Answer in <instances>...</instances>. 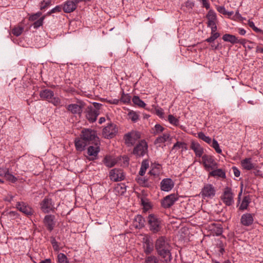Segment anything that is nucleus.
Here are the masks:
<instances>
[{
  "label": "nucleus",
  "mask_w": 263,
  "mask_h": 263,
  "mask_svg": "<svg viewBox=\"0 0 263 263\" xmlns=\"http://www.w3.org/2000/svg\"><path fill=\"white\" fill-rule=\"evenodd\" d=\"M40 96L43 100H46L55 106L59 105L61 103L60 98L54 97L53 91L49 89L41 91Z\"/></svg>",
  "instance_id": "7ed1b4c3"
},
{
  "label": "nucleus",
  "mask_w": 263,
  "mask_h": 263,
  "mask_svg": "<svg viewBox=\"0 0 263 263\" xmlns=\"http://www.w3.org/2000/svg\"><path fill=\"white\" fill-rule=\"evenodd\" d=\"M202 4L203 6L206 8L209 9L210 8V4L207 2L206 0H202Z\"/></svg>",
  "instance_id": "69168bd1"
},
{
  "label": "nucleus",
  "mask_w": 263,
  "mask_h": 263,
  "mask_svg": "<svg viewBox=\"0 0 263 263\" xmlns=\"http://www.w3.org/2000/svg\"><path fill=\"white\" fill-rule=\"evenodd\" d=\"M63 10V6L58 5L52 9L49 12L47 13L48 14H51V13L60 12Z\"/></svg>",
  "instance_id": "8fccbe9b"
},
{
  "label": "nucleus",
  "mask_w": 263,
  "mask_h": 263,
  "mask_svg": "<svg viewBox=\"0 0 263 263\" xmlns=\"http://www.w3.org/2000/svg\"><path fill=\"white\" fill-rule=\"evenodd\" d=\"M234 196L232 189L227 187L224 190L221 200L226 205L230 206L234 203Z\"/></svg>",
  "instance_id": "6e6552de"
},
{
  "label": "nucleus",
  "mask_w": 263,
  "mask_h": 263,
  "mask_svg": "<svg viewBox=\"0 0 263 263\" xmlns=\"http://www.w3.org/2000/svg\"><path fill=\"white\" fill-rule=\"evenodd\" d=\"M149 230L154 233L159 232L162 228L161 222L159 218L154 214H149L147 217Z\"/></svg>",
  "instance_id": "20e7f679"
},
{
  "label": "nucleus",
  "mask_w": 263,
  "mask_h": 263,
  "mask_svg": "<svg viewBox=\"0 0 263 263\" xmlns=\"http://www.w3.org/2000/svg\"><path fill=\"white\" fill-rule=\"evenodd\" d=\"M168 120L170 123L174 125H177L179 122L178 120L172 115L168 116Z\"/></svg>",
  "instance_id": "3c124183"
},
{
  "label": "nucleus",
  "mask_w": 263,
  "mask_h": 263,
  "mask_svg": "<svg viewBox=\"0 0 263 263\" xmlns=\"http://www.w3.org/2000/svg\"><path fill=\"white\" fill-rule=\"evenodd\" d=\"M44 19V16L41 17L39 18L37 20L35 21L33 26L34 28H37L38 27L41 26L43 25V20Z\"/></svg>",
  "instance_id": "49530a36"
},
{
  "label": "nucleus",
  "mask_w": 263,
  "mask_h": 263,
  "mask_svg": "<svg viewBox=\"0 0 263 263\" xmlns=\"http://www.w3.org/2000/svg\"><path fill=\"white\" fill-rule=\"evenodd\" d=\"M123 171L120 169L114 168L110 172V178L114 181H119L124 179Z\"/></svg>",
  "instance_id": "f3484780"
},
{
  "label": "nucleus",
  "mask_w": 263,
  "mask_h": 263,
  "mask_svg": "<svg viewBox=\"0 0 263 263\" xmlns=\"http://www.w3.org/2000/svg\"><path fill=\"white\" fill-rule=\"evenodd\" d=\"M220 36V34L219 33H211V36L206 39L205 41L209 43H212L214 42L216 39H217Z\"/></svg>",
  "instance_id": "de8ad7c7"
},
{
  "label": "nucleus",
  "mask_w": 263,
  "mask_h": 263,
  "mask_svg": "<svg viewBox=\"0 0 263 263\" xmlns=\"http://www.w3.org/2000/svg\"><path fill=\"white\" fill-rule=\"evenodd\" d=\"M16 208L21 212L27 216L32 215L33 214V209L24 202H18L16 204Z\"/></svg>",
  "instance_id": "dca6fc26"
},
{
  "label": "nucleus",
  "mask_w": 263,
  "mask_h": 263,
  "mask_svg": "<svg viewBox=\"0 0 263 263\" xmlns=\"http://www.w3.org/2000/svg\"><path fill=\"white\" fill-rule=\"evenodd\" d=\"M104 164L108 167H113L117 163V160L110 156H106L103 159Z\"/></svg>",
  "instance_id": "cd10ccee"
},
{
  "label": "nucleus",
  "mask_w": 263,
  "mask_h": 263,
  "mask_svg": "<svg viewBox=\"0 0 263 263\" xmlns=\"http://www.w3.org/2000/svg\"><path fill=\"white\" fill-rule=\"evenodd\" d=\"M216 190L213 185L206 184L204 185L200 192L201 197L205 199L206 198H211L215 195Z\"/></svg>",
  "instance_id": "9b49d317"
},
{
  "label": "nucleus",
  "mask_w": 263,
  "mask_h": 263,
  "mask_svg": "<svg viewBox=\"0 0 263 263\" xmlns=\"http://www.w3.org/2000/svg\"><path fill=\"white\" fill-rule=\"evenodd\" d=\"M254 221L253 215L251 213L243 214L240 218V223L244 226H251Z\"/></svg>",
  "instance_id": "412c9836"
},
{
  "label": "nucleus",
  "mask_w": 263,
  "mask_h": 263,
  "mask_svg": "<svg viewBox=\"0 0 263 263\" xmlns=\"http://www.w3.org/2000/svg\"><path fill=\"white\" fill-rule=\"evenodd\" d=\"M51 4L50 1H47L46 2L43 1L42 2V5L41 6V9L43 10L45 8L48 6H49Z\"/></svg>",
  "instance_id": "13d9d810"
},
{
  "label": "nucleus",
  "mask_w": 263,
  "mask_h": 263,
  "mask_svg": "<svg viewBox=\"0 0 263 263\" xmlns=\"http://www.w3.org/2000/svg\"><path fill=\"white\" fill-rule=\"evenodd\" d=\"M232 170L233 173L236 177H238L240 176V172L236 167L233 166L232 167Z\"/></svg>",
  "instance_id": "e2e57ef3"
},
{
  "label": "nucleus",
  "mask_w": 263,
  "mask_h": 263,
  "mask_svg": "<svg viewBox=\"0 0 263 263\" xmlns=\"http://www.w3.org/2000/svg\"><path fill=\"white\" fill-rule=\"evenodd\" d=\"M141 204L145 208H148L150 206V204L148 200L144 196L139 197Z\"/></svg>",
  "instance_id": "c03bdc74"
},
{
  "label": "nucleus",
  "mask_w": 263,
  "mask_h": 263,
  "mask_svg": "<svg viewBox=\"0 0 263 263\" xmlns=\"http://www.w3.org/2000/svg\"><path fill=\"white\" fill-rule=\"evenodd\" d=\"M156 131L155 132V134H159L160 133L162 132L164 128L160 124H156L155 126Z\"/></svg>",
  "instance_id": "4d7b16f0"
},
{
  "label": "nucleus",
  "mask_w": 263,
  "mask_h": 263,
  "mask_svg": "<svg viewBox=\"0 0 263 263\" xmlns=\"http://www.w3.org/2000/svg\"><path fill=\"white\" fill-rule=\"evenodd\" d=\"M120 100L124 103H128L130 101V96L128 94L125 95L123 93Z\"/></svg>",
  "instance_id": "09e8293b"
},
{
  "label": "nucleus",
  "mask_w": 263,
  "mask_h": 263,
  "mask_svg": "<svg viewBox=\"0 0 263 263\" xmlns=\"http://www.w3.org/2000/svg\"><path fill=\"white\" fill-rule=\"evenodd\" d=\"M75 146L77 151H82L84 149V147L88 145L87 143L83 140L81 137L80 138H77L74 141Z\"/></svg>",
  "instance_id": "a878e982"
},
{
  "label": "nucleus",
  "mask_w": 263,
  "mask_h": 263,
  "mask_svg": "<svg viewBox=\"0 0 263 263\" xmlns=\"http://www.w3.org/2000/svg\"><path fill=\"white\" fill-rule=\"evenodd\" d=\"M159 260L157 257L154 255H149L144 258L143 263H159Z\"/></svg>",
  "instance_id": "f704fd0d"
},
{
  "label": "nucleus",
  "mask_w": 263,
  "mask_h": 263,
  "mask_svg": "<svg viewBox=\"0 0 263 263\" xmlns=\"http://www.w3.org/2000/svg\"><path fill=\"white\" fill-rule=\"evenodd\" d=\"M93 106H92V107H93L94 109H97L99 111V109L101 106H102V104L97 102H94L93 103Z\"/></svg>",
  "instance_id": "0e129e2a"
},
{
  "label": "nucleus",
  "mask_w": 263,
  "mask_h": 263,
  "mask_svg": "<svg viewBox=\"0 0 263 263\" xmlns=\"http://www.w3.org/2000/svg\"><path fill=\"white\" fill-rule=\"evenodd\" d=\"M86 117L88 120L90 122H95L98 115L100 114V111L97 109H94L92 106H88L86 108Z\"/></svg>",
  "instance_id": "2eb2a0df"
},
{
  "label": "nucleus",
  "mask_w": 263,
  "mask_h": 263,
  "mask_svg": "<svg viewBox=\"0 0 263 263\" xmlns=\"http://www.w3.org/2000/svg\"><path fill=\"white\" fill-rule=\"evenodd\" d=\"M211 28V33H215L217 30V26L216 23L208 25Z\"/></svg>",
  "instance_id": "680f3d73"
},
{
  "label": "nucleus",
  "mask_w": 263,
  "mask_h": 263,
  "mask_svg": "<svg viewBox=\"0 0 263 263\" xmlns=\"http://www.w3.org/2000/svg\"><path fill=\"white\" fill-rule=\"evenodd\" d=\"M217 11L223 14L226 15V13H227V11L225 9L224 7L223 6H219L217 8Z\"/></svg>",
  "instance_id": "bf43d9fd"
},
{
  "label": "nucleus",
  "mask_w": 263,
  "mask_h": 263,
  "mask_svg": "<svg viewBox=\"0 0 263 263\" xmlns=\"http://www.w3.org/2000/svg\"><path fill=\"white\" fill-rule=\"evenodd\" d=\"M191 149L194 151L196 156L200 157L203 153V149L197 142L192 141L190 146Z\"/></svg>",
  "instance_id": "5701e85b"
},
{
  "label": "nucleus",
  "mask_w": 263,
  "mask_h": 263,
  "mask_svg": "<svg viewBox=\"0 0 263 263\" xmlns=\"http://www.w3.org/2000/svg\"><path fill=\"white\" fill-rule=\"evenodd\" d=\"M155 247L157 254L164 259L165 263L170 262L172 260L171 247L165 237H159L156 241Z\"/></svg>",
  "instance_id": "f257e3e1"
},
{
  "label": "nucleus",
  "mask_w": 263,
  "mask_h": 263,
  "mask_svg": "<svg viewBox=\"0 0 263 263\" xmlns=\"http://www.w3.org/2000/svg\"><path fill=\"white\" fill-rule=\"evenodd\" d=\"M117 132V129L116 125L110 123L103 128L102 134L105 138H112Z\"/></svg>",
  "instance_id": "ddd939ff"
},
{
  "label": "nucleus",
  "mask_w": 263,
  "mask_h": 263,
  "mask_svg": "<svg viewBox=\"0 0 263 263\" xmlns=\"http://www.w3.org/2000/svg\"><path fill=\"white\" fill-rule=\"evenodd\" d=\"M222 39L224 41L230 42L233 44H236V42H238V39L235 35L230 34H226L223 35L222 36Z\"/></svg>",
  "instance_id": "2f4dec72"
},
{
  "label": "nucleus",
  "mask_w": 263,
  "mask_h": 263,
  "mask_svg": "<svg viewBox=\"0 0 263 263\" xmlns=\"http://www.w3.org/2000/svg\"><path fill=\"white\" fill-rule=\"evenodd\" d=\"M141 138V134L137 131H132L125 134L124 137L125 143L128 146H133Z\"/></svg>",
  "instance_id": "0eeeda50"
},
{
  "label": "nucleus",
  "mask_w": 263,
  "mask_h": 263,
  "mask_svg": "<svg viewBox=\"0 0 263 263\" xmlns=\"http://www.w3.org/2000/svg\"><path fill=\"white\" fill-rule=\"evenodd\" d=\"M84 103L80 102L77 104H71L67 106V109L73 114L80 115L82 112Z\"/></svg>",
  "instance_id": "6ab92c4d"
},
{
  "label": "nucleus",
  "mask_w": 263,
  "mask_h": 263,
  "mask_svg": "<svg viewBox=\"0 0 263 263\" xmlns=\"http://www.w3.org/2000/svg\"><path fill=\"white\" fill-rule=\"evenodd\" d=\"M5 177L12 182H15L17 179L13 175L9 174L8 172L5 173Z\"/></svg>",
  "instance_id": "6e6d98bb"
},
{
  "label": "nucleus",
  "mask_w": 263,
  "mask_h": 263,
  "mask_svg": "<svg viewBox=\"0 0 263 263\" xmlns=\"http://www.w3.org/2000/svg\"><path fill=\"white\" fill-rule=\"evenodd\" d=\"M250 198L248 196H245L241 202V203L240 204V205L239 206V210L243 211L245 210H246L249 205V204L250 203Z\"/></svg>",
  "instance_id": "c9c22d12"
},
{
  "label": "nucleus",
  "mask_w": 263,
  "mask_h": 263,
  "mask_svg": "<svg viewBox=\"0 0 263 263\" xmlns=\"http://www.w3.org/2000/svg\"><path fill=\"white\" fill-rule=\"evenodd\" d=\"M198 136L200 139H201V140H202L206 143H207L208 144L211 143V142L212 141L211 138L209 136H205L203 133L199 132L198 134Z\"/></svg>",
  "instance_id": "4c0bfd02"
},
{
  "label": "nucleus",
  "mask_w": 263,
  "mask_h": 263,
  "mask_svg": "<svg viewBox=\"0 0 263 263\" xmlns=\"http://www.w3.org/2000/svg\"><path fill=\"white\" fill-rule=\"evenodd\" d=\"M42 15V13L38 12L30 16L29 20L31 21H35L37 20Z\"/></svg>",
  "instance_id": "603ef678"
},
{
  "label": "nucleus",
  "mask_w": 263,
  "mask_h": 263,
  "mask_svg": "<svg viewBox=\"0 0 263 263\" xmlns=\"http://www.w3.org/2000/svg\"><path fill=\"white\" fill-rule=\"evenodd\" d=\"M144 219L141 215H137L134 220L133 224L137 229H141L144 226Z\"/></svg>",
  "instance_id": "b1692460"
},
{
  "label": "nucleus",
  "mask_w": 263,
  "mask_h": 263,
  "mask_svg": "<svg viewBox=\"0 0 263 263\" xmlns=\"http://www.w3.org/2000/svg\"><path fill=\"white\" fill-rule=\"evenodd\" d=\"M54 218L55 217L54 215H47L45 216L44 219L45 226L47 230L50 232L53 230L55 226Z\"/></svg>",
  "instance_id": "aec40b11"
},
{
  "label": "nucleus",
  "mask_w": 263,
  "mask_h": 263,
  "mask_svg": "<svg viewBox=\"0 0 263 263\" xmlns=\"http://www.w3.org/2000/svg\"><path fill=\"white\" fill-rule=\"evenodd\" d=\"M248 25L250 27H251L256 32L259 33L261 32V30L257 28L252 21L249 20L248 22Z\"/></svg>",
  "instance_id": "864d4df0"
},
{
  "label": "nucleus",
  "mask_w": 263,
  "mask_h": 263,
  "mask_svg": "<svg viewBox=\"0 0 263 263\" xmlns=\"http://www.w3.org/2000/svg\"><path fill=\"white\" fill-rule=\"evenodd\" d=\"M50 242L52 245L54 251H58L60 250L58 243L55 237L52 236L50 237Z\"/></svg>",
  "instance_id": "37998d69"
},
{
  "label": "nucleus",
  "mask_w": 263,
  "mask_h": 263,
  "mask_svg": "<svg viewBox=\"0 0 263 263\" xmlns=\"http://www.w3.org/2000/svg\"><path fill=\"white\" fill-rule=\"evenodd\" d=\"M185 6L186 7L188 8L189 9H192V8L194 6V4L193 2H192L191 1H187L185 3Z\"/></svg>",
  "instance_id": "052dcab7"
},
{
  "label": "nucleus",
  "mask_w": 263,
  "mask_h": 263,
  "mask_svg": "<svg viewBox=\"0 0 263 263\" xmlns=\"http://www.w3.org/2000/svg\"><path fill=\"white\" fill-rule=\"evenodd\" d=\"M247 40L246 39H241L240 40L238 39V42H236V43H240L241 45H244L247 43Z\"/></svg>",
  "instance_id": "338daca9"
},
{
  "label": "nucleus",
  "mask_w": 263,
  "mask_h": 263,
  "mask_svg": "<svg viewBox=\"0 0 263 263\" xmlns=\"http://www.w3.org/2000/svg\"><path fill=\"white\" fill-rule=\"evenodd\" d=\"M206 18L208 20V25L216 23V15L213 10H210L206 15Z\"/></svg>",
  "instance_id": "c756f323"
},
{
  "label": "nucleus",
  "mask_w": 263,
  "mask_h": 263,
  "mask_svg": "<svg viewBox=\"0 0 263 263\" xmlns=\"http://www.w3.org/2000/svg\"><path fill=\"white\" fill-rule=\"evenodd\" d=\"M132 100L133 103L139 107L144 108L146 106V104L138 96H134Z\"/></svg>",
  "instance_id": "e433bc0d"
},
{
  "label": "nucleus",
  "mask_w": 263,
  "mask_h": 263,
  "mask_svg": "<svg viewBox=\"0 0 263 263\" xmlns=\"http://www.w3.org/2000/svg\"><path fill=\"white\" fill-rule=\"evenodd\" d=\"M24 30V28L23 27H21V26H17V27H14L12 30V33L16 36H18L19 35H20L23 31Z\"/></svg>",
  "instance_id": "58836bf2"
},
{
  "label": "nucleus",
  "mask_w": 263,
  "mask_h": 263,
  "mask_svg": "<svg viewBox=\"0 0 263 263\" xmlns=\"http://www.w3.org/2000/svg\"><path fill=\"white\" fill-rule=\"evenodd\" d=\"M129 118L130 119H131L132 121L133 122H137L139 118V116L138 114L134 111H130L128 114Z\"/></svg>",
  "instance_id": "ea45409f"
},
{
  "label": "nucleus",
  "mask_w": 263,
  "mask_h": 263,
  "mask_svg": "<svg viewBox=\"0 0 263 263\" xmlns=\"http://www.w3.org/2000/svg\"><path fill=\"white\" fill-rule=\"evenodd\" d=\"M59 263H68L66 256L63 253H60L58 256Z\"/></svg>",
  "instance_id": "a19ab883"
},
{
  "label": "nucleus",
  "mask_w": 263,
  "mask_h": 263,
  "mask_svg": "<svg viewBox=\"0 0 263 263\" xmlns=\"http://www.w3.org/2000/svg\"><path fill=\"white\" fill-rule=\"evenodd\" d=\"M143 248L144 252L146 255H149L153 251V245L148 239H146L143 243Z\"/></svg>",
  "instance_id": "bb28decb"
},
{
  "label": "nucleus",
  "mask_w": 263,
  "mask_h": 263,
  "mask_svg": "<svg viewBox=\"0 0 263 263\" xmlns=\"http://www.w3.org/2000/svg\"><path fill=\"white\" fill-rule=\"evenodd\" d=\"M170 136V134L167 133H164L162 136L158 137L155 140L154 144L157 145L164 143L168 139Z\"/></svg>",
  "instance_id": "7c9ffc66"
},
{
  "label": "nucleus",
  "mask_w": 263,
  "mask_h": 263,
  "mask_svg": "<svg viewBox=\"0 0 263 263\" xmlns=\"http://www.w3.org/2000/svg\"><path fill=\"white\" fill-rule=\"evenodd\" d=\"M209 230L213 235H220L223 232L221 224L219 223H212L209 225Z\"/></svg>",
  "instance_id": "4be33fe9"
},
{
  "label": "nucleus",
  "mask_w": 263,
  "mask_h": 263,
  "mask_svg": "<svg viewBox=\"0 0 263 263\" xmlns=\"http://www.w3.org/2000/svg\"><path fill=\"white\" fill-rule=\"evenodd\" d=\"M137 182L141 186L149 187L152 186V183L149 182L147 179L141 176H137L136 178Z\"/></svg>",
  "instance_id": "c85d7f7f"
},
{
  "label": "nucleus",
  "mask_w": 263,
  "mask_h": 263,
  "mask_svg": "<svg viewBox=\"0 0 263 263\" xmlns=\"http://www.w3.org/2000/svg\"><path fill=\"white\" fill-rule=\"evenodd\" d=\"M13 196L11 195H8L5 198V200L11 202L12 200L13 199Z\"/></svg>",
  "instance_id": "774afa93"
},
{
  "label": "nucleus",
  "mask_w": 263,
  "mask_h": 263,
  "mask_svg": "<svg viewBox=\"0 0 263 263\" xmlns=\"http://www.w3.org/2000/svg\"><path fill=\"white\" fill-rule=\"evenodd\" d=\"M41 209L44 213H48L51 211H53L55 208L51 199L45 198L41 203Z\"/></svg>",
  "instance_id": "4468645a"
},
{
  "label": "nucleus",
  "mask_w": 263,
  "mask_h": 263,
  "mask_svg": "<svg viewBox=\"0 0 263 263\" xmlns=\"http://www.w3.org/2000/svg\"><path fill=\"white\" fill-rule=\"evenodd\" d=\"M242 167L246 170H251L254 168L255 164L252 163L251 158H246L241 161Z\"/></svg>",
  "instance_id": "393cba45"
},
{
  "label": "nucleus",
  "mask_w": 263,
  "mask_h": 263,
  "mask_svg": "<svg viewBox=\"0 0 263 263\" xmlns=\"http://www.w3.org/2000/svg\"><path fill=\"white\" fill-rule=\"evenodd\" d=\"M212 147L215 149V151L218 153L221 154L222 152L221 149L220 148L218 142L215 140H213Z\"/></svg>",
  "instance_id": "a18cd8bd"
},
{
  "label": "nucleus",
  "mask_w": 263,
  "mask_h": 263,
  "mask_svg": "<svg viewBox=\"0 0 263 263\" xmlns=\"http://www.w3.org/2000/svg\"><path fill=\"white\" fill-rule=\"evenodd\" d=\"M149 174L153 176L154 177H158L160 175V172L158 168H153L149 172Z\"/></svg>",
  "instance_id": "5fc2aeb1"
},
{
  "label": "nucleus",
  "mask_w": 263,
  "mask_h": 263,
  "mask_svg": "<svg viewBox=\"0 0 263 263\" xmlns=\"http://www.w3.org/2000/svg\"><path fill=\"white\" fill-rule=\"evenodd\" d=\"M81 137L88 145L93 144L95 142L100 141L96 132L90 129H83L81 132Z\"/></svg>",
  "instance_id": "f03ea898"
},
{
  "label": "nucleus",
  "mask_w": 263,
  "mask_h": 263,
  "mask_svg": "<svg viewBox=\"0 0 263 263\" xmlns=\"http://www.w3.org/2000/svg\"><path fill=\"white\" fill-rule=\"evenodd\" d=\"M160 189L164 192H169L174 186V182L171 178H164L160 182Z\"/></svg>",
  "instance_id": "a211bd4d"
},
{
  "label": "nucleus",
  "mask_w": 263,
  "mask_h": 263,
  "mask_svg": "<svg viewBox=\"0 0 263 263\" xmlns=\"http://www.w3.org/2000/svg\"><path fill=\"white\" fill-rule=\"evenodd\" d=\"M203 164L207 171L217 168V164L213 158L209 155H205L202 157Z\"/></svg>",
  "instance_id": "9d476101"
},
{
  "label": "nucleus",
  "mask_w": 263,
  "mask_h": 263,
  "mask_svg": "<svg viewBox=\"0 0 263 263\" xmlns=\"http://www.w3.org/2000/svg\"><path fill=\"white\" fill-rule=\"evenodd\" d=\"M149 166L148 161L147 160H144L141 163V168L140 171L139 172V175L140 176H143L147 170V168Z\"/></svg>",
  "instance_id": "72a5a7b5"
},
{
  "label": "nucleus",
  "mask_w": 263,
  "mask_h": 263,
  "mask_svg": "<svg viewBox=\"0 0 263 263\" xmlns=\"http://www.w3.org/2000/svg\"><path fill=\"white\" fill-rule=\"evenodd\" d=\"M182 148L187 149L186 144L184 142H177L173 145V149Z\"/></svg>",
  "instance_id": "79ce46f5"
},
{
  "label": "nucleus",
  "mask_w": 263,
  "mask_h": 263,
  "mask_svg": "<svg viewBox=\"0 0 263 263\" xmlns=\"http://www.w3.org/2000/svg\"><path fill=\"white\" fill-rule=\"evenodd\" d=\"M212 171L210 172V175L212 176H218L222 178H224L226 177V174L221 169H214L212 170Z\"/></svg>",
  "instance_id": "473e14b6"
},
{
  "label": "nucleus",
  "mask_w": 263,
  "mask_h": 263,
  "mask_svg": "<svg viewBox=\"0 0 263 263\" xmlns=\"http://www.w3.org/2000/svg\"><path fill=\"white\" fill-rule=\"evenodd\" d=\"M148 153V145L144 140L140 141L135 146L133 154L136 157H143Z\"/></svg>",
  "instance_id": "39448f33"
},
{
  "label": "nucleus",
  "mask_w": 263,
  "mask_h": 263,
  "mask_svg": "<svg viewBox=\"0 0 263 263\" xmlns=\"http://www.w3.org/2000/svg\"><path fill=\"white\" fill-rule=\"evenodd\" d=\"M83 2L82 0H67L63 4V10L65 13H69L73 12L77 8V5Z\"/></svg>",
  "instance_id": "1a4fd4ad"
},
{
  "label": "nucleus",
  "mask_w": 263,
  "mask_h": 263,
  "mask_svg": "<svg viewBox=\"0 0 263 263\" xmlns=\"http://www.w3.org/2000/svg\"><path fill=\"white\" fill-rule=\"evenodd\" d=\"M178 197L175 194H171L165 196L161 202V205L165 209L170 208L178 200Z\"/></svg>",
  "instance_id": "f8f14e48"
},
{
  "label": "nucleus",
  "mask_w": 263,
  "mask_h": 263,
  "mask_svg": "<svg viewBox=\"0 0 263 263\" xmlns=\"http://www.w3.org/2000/svg\"><path fill=\"white\" fill-rule=\"evenodd\" d=\"M100 142L98 141L97 142H95L93 144H91L87 148V154L88 155V157L87 159L89 161H92L97 159L98 157V155L100 151Z\"/></svg>",
  "instance_id": "423d86ee"
}]
</instances>
